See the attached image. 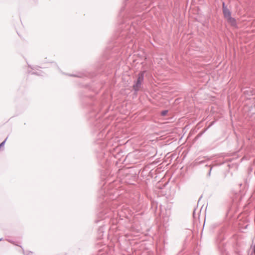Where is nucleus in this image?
<instances>
[{
    "mask_svg": "<svg viewBox=\"0 0 255 255\" xmlns=\"http://www.w3.org/2000/svg\"><path fill=\"white\" fill-rule=\"evenodd\" d=\"M226 20L231 26L234 27L237 26L236 20L234 18H233L231 16L229 18L226 19Z\"/></svg>",
    "mask_w": 255,
    "mask_h": 255,
    "instance_id": "nucleus-1",
    "label": "nucleus"
},
{
    "mask_svg": "<svg viewBox=\"0 0 255 255\" xmlns=\"http://www.w3.org/2000/svg\"><path fill=\"white\" fill-rule=\"evenodd\" d=\"M223 13H224V17L226 18V19L231 16V14L230 10L228 8H227L224 6H223Z\"/></svg>",
    "mask_w": 255,
    "mask_h": 255,
    "instance_id": "nucleus-2",
    "label": "nucleus"
},
{
    "mask_svg": "<svg viewBox=\"0 0 255 255\" xmlns=\"http://www.w3.org/2000/svg\"><path fill=\"white\" fill-rule=\"evenodd\" d=\"M141 82L137 81L136 83L133 86V89L135 91H137L140 88L141 85Z\"/></svg>",
    "mask_w": 255,
    "mask_h": 255,
    "instance_id": "nucleus-3",
    "label": "nucleus"
},
{
    "mask_svg": "<svg viewBox=\"0 0 255 255\" xmlns=\"http://www.w3.org/2000/svg\"><path fill=\"white\" fill-rule=\"evenodd\" d=\"M144 72H141L138 74L137 81L142 83L143 80Z\"/></svg>",
    "mask_w": 255,
    "mask_h": 255,
    "instance_id": "nucleus-4",
    "label": "nucleus"
},
{
    "mask_svg": "<svg viewBox=\"0 0 255 255\" xmlns=\"http://www.w3.org/2000/svg\"><path fill=\"white\" fill-rule=\"evenodd\" d=\"M167 113V111H164L161 112V115H162V116H164L166 115Z\"/></svg>",
    "mask_w": 255,
    "mask_h": 255,
    "instance_id": "nucleus-5",
    "label": "nucleus"
},
{
    "mask_svg": "<svg viewBox=\"0 0 255 255\" xmlns=\"http://www.w3.org/2000/svg\"><path fill=\"white\" fill-rule=\"evenodd\" d=\"M254 253H255V246H254Z\"/></svg>",
    "mask_w": 255,
    "mask_h": 255,
    "instance_id": "nucleus-6",
    "label": "nucleus"
}]
</instances>
